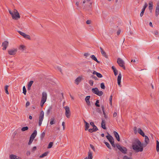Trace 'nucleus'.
<instances>
[{
	"label": "nucleus",
	"mask_w": 159,
	"mask_h": 159,
	"mask_svg": "<svg viewBox=\"0 0 159 159\" xmlns=\"http://www.w3.org/2000/svg\"><path fill=\"white\" fill-rule=\"evenodd\" d=\"M144 143H142L138 139H136L134 140L132 143V147L133 149L136 152H142L143 151V148L145 147L149 142V139L146 135L144 136Z\"/></svg>",
	"instance_id": "f257e3e1"
},
{
	"label": "nucleus",
	"mask_w": 159,
	"mask_h": 159,
	"mask_svg": "<svg viewBox=\"0 0 159 159\" xmlns=\"http://www.w3.org/2000/svg\"><path fill=\"white\" fill-rule=\"evenodd\" d=\"M47 98V93L45 92H43L42 93V96L40 102V106L41 107L43 106L44 104L46 102Z\"/></svg>",
	"instance_id": "f03ea898"
},
{
	"label": "nucleus",
	"mask_w": 159,
	"mask_h": 159,
	"mask_svg": "<svg viewBox=\"0 0 159 159\" xmlns=\"http://www.w3.org/2000/svg\"><path fill=\"white\" fill-rule=\"evenodd\" d=\"M116 146L122 153L124 154L127 153V149L126 148L124 147H121L118 144H116Z\"/></svg>",
	"instance_id": "7ed1b4c3"
},
{
	"label": "nucleus",
	"mask_w": 159,
	"mask_h": 159,
	"mask_svg": "<svg viewBox=\"0 0 159 159\" xmlns=\"http://www.w3.org/2000/svg\"><path fill=\"white\" fill-rule=\"evenodd\" d=\"M9 13L11 15L12 18L15 20H17L20 18V16L19 13L16 14H14L10 10H8Z\"/></svg>",
	"instance_id": "20e7f679"
},
{
	"label": "nucleus",
	"mask_w": 159,
	"mask_h": 159,
	"mask_svg": "<svg viewBox=\"0 0 159 159\" xmlns=\"http://www.w3.org/2000/svg\"><path fill=\"white\" fill-rule=\"evenodd\" d=\"M92 92L99 96H102L103 93L102 91H99L97 88H93L92 89Z\"/></svg>",
	"instance_id": "39448f33"
},
{
	"label": "nucleus",
	"mask_w": 159,
	"mask_h": 159,
	"mask_svg": "<svg viewBox=\"0 0 159 159\" xmlns=\"http://www.w3.org/2000/svg\"><path fill=\"white\" fill-rule=\"evenodd\" d=\"M65 110V115L66 116L69 118L70 117L71 115V112L69 107L66 106L64 107Z\"/></svg>",
	"instance_id": "423d86ee"
},
{
	"label": "nucleus",
	"mask_w": 159,
	"mask_h": 159,
	"mask_svg": "<svg viewBox=\"0 0 159 159\" xmlns=\"http://www.w3.org/2000/svg\"><path fill=\"white\" fill-rule=\"evenodd\" d=\"M117 62L120 66L123 67L124 69L125 70V67L124 66L125 62L121 58H118L117 59Z\"/></svg>",
	"instance_id": "0eeeda50"
},
{
	"label": "nucleus",
	"mask_w": 159,
	"mask_h": 159,
	"mask_svg": "<svg viewBox=\"0 0 159 159\" xmlns=\"http://www.w3.org/2000/svg\"><path fill=\"white\" fill-rule=\"evenodd\" d=\"M44 113L43 111H41L40 112L39 116V125L40 126L41 125L42 121L44 118Z\"/></svg>",
	"instance_id": "6e6552de"
},
{
	"label": "nucleus",
	"mask_w": 159,
	"mask_h": 159,
	"mask_svg": "<svg viewBox=\"0 0 159 159\" xmlns=\"http://www.w3.org/2000/svg\"><path fill=\"white\" fill-rule=\"evenodd\" d=\"M17 51V48L9 50L8 51V54L11 55H15Z\"/></svg>",
	"instance_id": "1a4fd4ad"
},
{
	"label": "nucleus",
	"mask_w": 159,
	"mask_h": 159,
	"mask_svg": "<svg viewBox=\"0 0 159 159\" xmlns=\"http://www.w3.org/2000/svg\"><path fill=\"white\" fill-rule=\"evenodd\" d=\"M107 135L106 136V138L110 143L114 141V139L112 137L111 135L108 132L107 133Z\"/></svg>",
	"instance_id": "9d476101"
},
{
	"label": "nucleus",
	"mask_w": 159,
	"mask_h": 159,
	"mask_svg": "<svg viewBox=\"0 0 159 159\" xmlns=\"http://www.w3.org/2000/svg\"><path fill=\"white\" fill-rule=\"evenodd\" d=\"M8 45V42L7 41H4L2 44V46L3 47L2 49L5 50Z\"/></svg>",
	"instance_id": "9b49d317"
},
{
	"label": "nucleus",
	"mask_w": 159,
	"mask_h": 159,
	"mask_svg": "<svg viewBox=\"0 0 159 159\" xmlns=\"http://www.w3.org/2000/svg\"><path fill=\"white\" fill-rule=\"evenodd\" d=\"M159 14V1L157 3V6L155 11V15L156 16H157Z\"/></svg>",
	"instance_id": "f8f14e48"
},
{
	"label": "nucleus",
	"mask_w": 159,
	"mask_h": 159,
	"mask_svg": "<svg viewBox=\"0 0 159 159\" xmlns=\"http://www.w3.org/2000/svg\"><path fill=\"white\" fill-rule=\"evenodd\" d=\"M121 75L120 73L119 75H118L117 77V82L118 85L120 87L121 86V85L120 84L121 83Z\"/></svg>",
	"instance_id": "ddd939ff"
},
{
	"label": "nucleus",
	"mask_w": 159,
	"mask_h": 159,
	"mask_svg": "<svg viewBox=\"0 0 159 159\" xmlns=\"http://www.w3.org/2000/svg\"><path fill=\"white\" fill-rule=\"evenodd\" d=\"M100 49L102 55L103 56L105 57V58H107V57H108L107 56V55L106 52L103 50L102 48V47H100Z\"/></svg>",
	"instance_id": "4468645a"
},
{
	"label": "nucleus",
	"mask_w": 159,
	"mask_h": 159,
	"mask_svg": "<svg viewBox=\"0 0 159 159\" xmlns=\"http://www.w3.org/2000/svg\"><path fill=\"white\" fill-rule=\"evenodd\" d=\"M153 5L152 1H150L149 2L148 8L151 12H152V10L153 8Z\"/></svg>",
	"instance_id": "2eb2a0df"
},
{
	"label": "nucleus",
	"mask_w": 159,
	"mask_h": 159,
	"mask_svg": "<svg viewBox=\"0 0 159 159\" xmlns=\"http://www.w3.org/2000/svg\"><path fill=\"white\" fill-rule=\"evenodd\" d=\"M82 80V78L80 76L77 77L75 80V83L77 85H78L80 82H81Z\"/></svg>",
	"instance_id": "dca6fc26"
},
{
	"label": "nucleus",
	"mask_w": 159,
	"mask_h": 159,
	"mask_svg": "<svg viewBox=\"0 0 159 159\" xmlns=\"http://www.w3.org/2000/svg\"><path fill=\"white\" fill-rule=\"evenodd\" d=\"M37 134V131L36 130H35L34 131L33 133L32 134L30 138H32V139H34L35 137L36 136Z\"/></svg>",
	"instance_id": "f3484780"
},
{
	"label": "nucleus",
	"mask_w": 159,
	"mask_h": 159,
	"mask_svg": "<svg viewBox=\"0 0 159 159\" xmlns=\"http://www.w3.org/2000/svg\"><path fill=\"white\" fill-rule=\"evenodd\" d=\"M90 98V96H88L86 97V98H85V101L87 105H88L89 106L90 105V102L89 101V99Z\"/></svg>",
	"instance_id": "a211bd4d"
},
{
	"label": "nucleus",
	"mask_w": 159,
	"mask_h": 159,
	"mask_svg": "<svg viewBox=\"0 0 159 159\" xmlns=\"http://www.w3.org/2000/svg\"><path fill=\"white\" fill-rule=\"evenodd\" d=\"M138 133L142 135L143 137H144L145 136L144 133L143 132L142 130L140 128H138Z\"/></svg>",
	"instance_id": "6ab92c4d"
},
{
	"label": "nucleus",
	"mask_w": 159,
	"mask_h": 159,
	"mask_svg": "<svg viewBox=\"0 0 159 159\" xmlns=\"http://www.w3.org/2000/svg\"><path fill=\"white\" fill-rule=\"evenodd\" d=\"M93 75H96L97 76L98 78H101L102 77V75L101 74L95 71H94L93 72Z\"/></svg>",
	"instance_id": "aec40b11"
},
{
	"label": "nucleus",
	"mask_w": 159,
	"mask_h": 159,
	"mask_svg": "<svg viewBox=\"0 0 159 159\" xmlns=\"http://www.w3.org/2000/svg\"><path fill=\"white\" fill-rule=\"evenodd\" d=\"M114 134L115 137V138H116V139L118 141H120V139L119 136V135L118 133L116 131H114Z\"/></svg>",
	"instance_id": "412c9836"
},
{
	"label": "nucleus",
	"mask_w": 159,
	"mask_h": 159,
	"mask_svg": "<svg viewBox=\"0 0 159 159\" xmlns=\"http://www.w3.org/2000/svg\"><path fill=\"white\" fill-rule=\"evenodd\" d=\"M101 126L104 129H106V127L105 121L104 120L102 119V121L101 123Z\"/></svg>",
	"instance_id": "4be33fe9"
},
{
	"label": "nucleus",
	"mask_w": 159,
	"mask_h": 159,
	"mask_svg": "<svg viewBox=\"0 0 159 159\" xmlns=\"http://www.w3.org/2000/svg\"><path fill=\"white\" fill-rule=\"evenodd\" d=\"M34 82L33 81H30L28 84L27 89L28 90H30L31 87L33 84Z\"/></svg>",
	"instance_id": "5701e85b"
},
{
	"label": "nucleus",
	"mask_w": 159,
	"mask_h": 159,
	"mask_svg": "<svg viewBox=\"0 0 159 159\" xmlns=\"http://www.w3.org/2000/svg\"><path fill=\"white\" fill-rule=\"evenodd\" d=\"M84 121L85 124V130H87L89 127V124L88 122H86L84 120Z\"/></svg>",
	"instance_id": "b1692460"
},
{
	"label": "nucleus",
	"mask_w": 159,
	"mask_h": 159,
	"mask_svg": "<svg viewBox=\"0 0 159 159\" xmlns=\"http://www.w3.org/2000/svg\"><path fill=\"white\" fill-rule=\"evenodd\" d=\"M90 125L93 126V129H94L95 131H97L98 130L97 127L94 125L93 122H90Z\"/></svg>",
	"instance_id": "393cba45"
},
{
	"label": "nucleus",
	"mask_w": 159,
	"mask_h": 159,
	"mask_svg": "<svg viewBox=\"0 0 159 159\" xmlns=\"http://www.w3.org/2000/svg\"><path fill=\"white\" fill-rule=\"evenodd\" d=\"M91 58L98 63H99L100 61H98L97 58L95 57V56L94 55H92L91 57Z\"/></svg>",
	"instance_id": "a878e982"
},
{
	"label": "nucleus",
	"mask_w": 159,
	"mask_h": 159,
	"mask_svg": "<svg viewBox=\"0 0 159 159\" xmlns=\"http://www.w3.org/2000/svg\"><path fill=\"white\" fill-rule=\"evenodd\" d=\"M88 159H92L93 156H92V152L89 151L88 152Z\"/></svg>",
	"instance_id": "bb28decb"
},
{
	"label": "nucleus",
	"mask_w": 159,
	"mask_h": 159,
	"mask_svg": "<svg viewBox=\"0 0 159 159\" xmlns=\"http://www.w3.org/2000/svg\"><path fill=\"white\" fill-rule=\"evenodd\" d=\"M17 156L14 154H11L9 156L10 159H17Z\"/></svg>",
	"instance_id": "cd10ccee"
},
{
	"label": "nucleus",
	"mask_w": 159,
	"mask_h": 159,
	"mask_svg": "<svg viewBox=\"0 0 159 159\" xmlns=\"http://www.w3.org/2000/svg\"><path fill=\"white\" fill-rule=\"evenodd\" d=\"M48 153H49L48 152H45L43 154H42L40 155V156H39V157L42 158V157H44L47 156L48 155Z\"/></svg>",
	"instance_id": "c85d7f7f"
},
{
	"label": "nucleus",
	"mask_w": 159,
	"mask_h": 159,
	"mask_svg": "<svg viewBox=\"0 0 159 159\" xmlns=\"http://www.w3.org/2000/svg\"><path fill=\"white\" fill-rule=\"evenodd\" d=\"M19 49L23 51L25 49V47L24 45H20Z\"/></svg>",
	"instance_id": "c756f323"
},
{
	"label": "nucleus",
	"mask_w": 159,
	"mask_h": 159,
	"mask_svg": "<svg viewBox=\"0 0 159 159\" xmlns=\"http://www.w3.org/2000/svg\"><path fill=\"white\" fill-rule=\"evenodd\" d=\"M156 150L157 152L159 151V142L158 140L156 141Z\"/></svg>",
	"instance_id": "7c9ffc66"
},
{
	"label": "nucleus",
	"mask_w": 159,
	"mask_h": 159,
	"mask_svg": "<svg viewBox=\"0 0 159 159\" xmlns=\"http://www.w3.org/2000/svg\"><path fill=\"white\" fill-rule=\"evenodd\" d=\"M55 119L54 118H51L50 121V124L51 125H52L55 123Z\"/></svg>",
	"instance_id": "2f4dec72"
},
{
	"label": "nucleus",
	"mask_w": 159,
	"mask_h": 159,
	"mask_svg": "<svg viewBox=\"0 0 159 159\" xmlns=\"http://www.w3.org/2000/svg\"><path fill=\"white\" fill-rule=\"evenodd\" d=\"M101 107H102V111H103V115H104V117L105 118H107V116H106V113H105V112L104 111V107L103 106H102Z\"/></svg>",
	"instance_id": "473e14b6"
},
{
	"label": "nucleus",
	"mask_w": 159,
	"mask_h": 159,
	"mask_svg": "<svg viewBox=\"0 0 159 159\" xmlns=\"http://www.w3.org/2000/svg\"><path fill=\"white\" fill-rule=\"evenodd\" d=\"M104 143L109 149H111V146L108 143L104 142Z\"/></svg>",
	"instance_id": "72a5a7b5"
},
{
	"label": "nucleus",
	"mask_w": 159,
	"mask_h": 159,
	"mask_svg": "<svg viewBox=\"0 0 159 159\" xmlns=\"http://www.w3.org/2000/svg\"><path fill=\"white\" fill-rule=\"evenodd\" d=\"M52 109V107H50L48 108V109L47 111V112H46V113L48 115L49 114Z\"/></svg>",
	"instance_id": "f704fd0d"
},
{
	"label": "nucleus",
	"mask_w": 159,
	"mask_h": 159,
	"mask_svg": "<svg viewBox=\"0 0 159 159\" xmlns=\"http://www.w3.org/2000/svg\"><path fill=\"white\" fill-rule=\"evenodd\" d=\"M45 132L44 131L41 134L40 136V139L41 140H42L45 136Z\"/></svg>",
	"instance_id": "c9c22d12"
},
{
	"label": "nucleus",
	"mask_w": 159,
	"mask_h": 159,
	"mask_svg": "<svg viewBox=\"0 0 159 159\" xmlns=\"http://www.w3.org/2000/svg\"><path fill=\"white\" fill-rule=\"evenodd\" d=\"M17 31L20 35L23 36L24 37H25L26 34L25 33L22 32L20 31Z\"/></svg>",
	"instance_id": "e433bc0d"
},
{
	"label": "nucleus",
	"mask_w": 159,
	"mask_h": 159,
	"mask_svg": "<svg viewBox=\"0 0 159 159\" xmlns=\"http://www.w3.org/2000/svg\"><path fill=\"white\" fill-rule=\"evenodd\" d=\"M29 129V128L27 126L25 127L22 128L21 130L22 131H24L26 130H27Z\"/></svg>",
	"instance_id": "4c0bfd02"
},
{
	"label": "nucleus",
	"mask_w": 159,
	"mask_h": 159,
	"mask_svg": "<svg viewBox=\"0 0 159 159\" xmlns=\"http://www.w3.org/2000/svg\"><path fill=\"white\" fill-rule=\"evenodd\" d=\"M8 85H6L5 86V93L7 94H9V92H8Z\"/></svg>",
	"instance_id": "58836bf2"
},
{
	"label": "nucleus",
	"mask_w": 159,
	"mask_h": 159,
	"mask_svg": "<svg viewBox=\"0 0 159 159\" xmlns=\"http://www.w3.org/2000/svg\"><path fill=\"white\" fill-rule=\"evenodd\" d=\"M53 143L52 142H50L49 143L48 146V148H50L52 147L53 145Z\"/></svg>",
	"instance_id": "ea45409f"
},
{
	"label": "nucleus",
	"mask_w": 159,
	"mask_h": 159,
	"mask_svg": "<svg viewBox=\"0 0 159 159\" xmlns=\"http://www.w3.org/2000/svg\"><path fill=\"white\" fill-rule=\"evenodd\" d=\"M23 93L25 95H26V89L25 86H23Z\"/></svg>",
	"instance_id": "a19ab883"
},
{
	"label": "nucleus",
	"mask_w": 159,
	"mask_h": 159,
	"mask_svg": "<svg viewBox=\"0 0 159 159\" xmlns=\"http://www.w3.org/2000/svg\"><path fill=\"white\" fill-rule=\"evenodd\" d=\"M99 103V101L98 100H96V103H95V106L97 107H100V105L98 104Z\"/></svg>",
	"instance_id": "79ce46f5"
},
{
	"label": "nucleus",
	"mask_w": 159,
	"mask_h": 159,
	"mask_svg": "<svg viewBox=\"0 0 159 159\" xmlns=\"http://www.w3.org/2000/svg\"><path fill=\"white\" fill-rule=\"evenodd\" d=\"M34 139H32V138H30V140H29V142L28 143V145H30L32 143Z\"/></svg>",
	"instance_id": "37998d69"
},
{
	"label": "nucleus",
	"mask_w": 159,
	"mask_h": 159,
	"mask_svg": "<svg viewBox=\"0 0 159 159\" xmlns=\"http://www.w3.org/2000/svg\"><path fill=\"white\" fill-rule=\"evenodd\" d=\"M112 96L111 95L110 97L109 101H110V103L111 106H112Z\"/></svg>",
	"instance_id": "c03bdc74"
},
{
	"label": "nucleus",
	"mask_w": 159,
	"mask_h": 159,
	"mask_svg": "<svg viewBox=\"0 0 159 159\" xmlns=\"http://www.w3.org/2000/svg\"><path fill=\"white\" fill-rule=\"evenodd\" d=\"M101 87L102 89H105V86L104 83H102L101 84Z\"/></svg>",
	"instance_id": "a18cd8bd"
},
{
	"label": "nucleus",
	"mask_w": 159,
	"mask_h": 159,
	"mask_svg": "<svg viewBox=\"0 0 159 159\" xmlns=\"http://www.w3.org/2000/svg\"><path fill=\"white\" fill-rule=\"evenodd\" d=\"M24 38L28 39L29 40H31V38L30 36L29 35L26 34Z\"/></svg>",
	"instance_id": "49530a36"
},
{
	"label": "nucleus",
	"mask_w": 159,
	"mask_h": 159,
	"mask_svg": "<svg viewBox=\"0 0 159 159\" xmlns=\"http://www.w3.org/2000/svg\"><path fill=\"white\" fill-rule=\"evenodd\" d=\"M153 33L157 37V35H158L159 32L157 30H155L153 32Z\"/></svg>",
	"instance_id": "de8ad7c7"
},
{
	"label": "nucleus",
	"mask_w": 159,
	"mask_h": 159,
	"mask_svg": "<svg viewBox=\"0 0 159 159\" xmlns=\"http://www.w3.org/2000/svg\"><path fill=\"white\" fill-rule=\"evenodd\" d=\"M89 83L91 86L93 85V81L92 80H90L89 81Z\"/></svg>",
	"instance_id": "09e8293b"
},
{
	"label": "nucleus",
	"mask_w": 159,
	"mask_h": 159,
	"mask_svg": "<svg viewBox=\"0 0 159 159\" xmlns=\"http://www.w3.org/2000/svg\"><path fill=\"white\" fill-rule=\"evenodd\" d=\"M123 159H132V158L129 157L127 156H125L123 157Z\"/></svg>",
	"instance_id": "8fccbe9b"
},
{
	"label": "nucleus",
	"mask_w": 159,
	"mask_h": 159,
	"mask_svg": "<svg viewBox=\"0 0 159 159\" xmlns=\"http://www.w3.org/2000/svg\"><path fill=\"white\" fill-rule=\"evenodd\" d=\"M91 77H92V78L94 79L95 80H98V78L95 76L94 75H91Z\"/></svg>",
	"instance_id": "3c124183"
},
{
	"label": "nucleus",
	"mask_w": 159,
	"mask_h": 159,
	"mask_svg": "<svg viewBox=\"0 0 159 159\" xmlns=\"http://www.w3.org/2000/svg\"><path fill=\"white\" fill-rule=\"evenodd\" d=\"M134 131L135 134H136L137 133V127H134Z\"/></svg>",
	"instance_id": "603ef678"
},
{
	"label": "nucleus",
	"mask_w": 159,
	"mask_h": 159,
	"mask_svg": "<svg viewBox=\"0 0 159 159\" xmlns=\"http://www.w3.org/2000/svg\"><path fill=\"white\" fill-rule=\"evenodd\" d=\"M95 131L94 129H89V131L90 133H92L93 131Z\"/></svg>",
	"instance_id": "864d4df0"
},
{
	"label": "nucleus",
	"mask_w": 159,
	"mask_h": 159,
	"mask_svg": "<svg viewBox=\"0 0 159 159\" xmlns=\"http://www.w3.org/2000/svg\"><path fill=\"white\" fill-rule=\"evenodd\" d=\"M90 147L92 148V149L93 150V151H95V148H94V147L93 146L92 144H90Z\"/></svg>",
	"instance_id": "5fc2aeb1"
},
{
	"label": "nucleus",
	"mask_w": 159,
	"mask_h": 159,
	"mask_svg": "<svg viewBox=\"0 0 159 159\" xmlns=\"http://www.w3.org/2000/svg\"><path fill=\"white\" fill-rule=\"evenodd\" d=\"M113 72H114V75L115 76H116V75H117L118 74V71L117 70H114L113 71Z\"/></svg>",
	"instance_id": "6e6d98bb"
},
{
	"label": "nucleus",
	"mask_w": 159,
	"mask_h": 159,
	"mask_svg": "<svg viewBox=\"0 0 159 159\" xmlns=\"http://www.w3.org/2000/svg\"><path fill=\"white\" fill-rule=\"evenodd\" d=\"M30 105V102L28 101L26 102V107H27L29 106Z\"/></svg>",
	"instance_id": "4d7b16f0"
},
{
	"label": "nucleus",
	"mask_w": 159,
	"mask_h": 159,
	"mask_svg": "<svg viewBox=\"0 0 159 159\" xmlns=\"http://www.w3.org/2000/svg\"><path fill=\"white\" fill-rule=\"evenodd\" d=\"M111 144L112 146L113 147H115V145L114 143V141L111 143Z\"/></svg>",
	"instance_id": "13d9d810"
},
{
	"label": "nucleus",
	"mask_w": 159,
	"mask_h": 159,
	"mask_svg": "<svg viewBox=\"0 0 159 159\" xmlns=\"http://www.w3.org/2000/svg\"><path fill=\"white\" fill-rule=\"evenodd\" d=\"M18 13H19L18 11L16 9H14L13 13H14V14H16Z\"/></svg>",
	"instance_id": "bf43d9fd"
},
{
	"label": "nucleus",
	"mask_w": 159,
	"mask_h": 159,
	"mask_svg": "<svg viewBox=\"0 0 159 159\" xmlns=\"http://www.w3.org/2000/svg\"><path fill=\"white\" fill-rule=\"evenodd\" d=\"M147 6H148V4H147V3L146 2H145L144 4V5L143 6V8H145L146 9V8L147 7Z\"/></svg>",
	"instance_id": "052dcab7"
},
{
	"label": "nucleus",
	"mask_w": 159,
	"mask_h": 159,
	"mask_svg": "<svg viewBox=\"0 0 159 159\" xmlns=\"http://www.w3.org/2000/svg\"><path fill=\"white\" fill-rule=\"evenodd\" d=\"M91 23V21L90 20H87L86 21V23L87 24H89Z\"/></svg>",
	"instance_id": "680f3d73"
},
{
	"label": "nucleus",
	"mask_w": 159,
	"mask_h": 159,
	"mask_svg": "<svg viewBox=\"0 0 159 159\" xmlns=\"http://www.w3.org/2000/svg\"><path fill=\"white\" fill-rule=\"evenodd\" d=\"M144 12V11H141V12L140 14V16L142 17L143 15Z\"/></svg>",
	"instance_id": "e2e57ef3"
},
{
	"label": "nucleus",
	"mask_w": 159,
	"mask_h": 159,
	"mask_svg": "<svg viewBox=\"0 0 159 159\" xmlns=\"http://www.w3.org/2000/svg\"><path fill=\"white\" fill-rule=\"evenodd\" d=\"M36 149V147L35 146L32 149V151H35Z\"/></svg>",
	"instance_id": "0e129e2a"
},
{
	"label": "nucleus",
	"mask_w": 159,
	"mask_h": 159,
	"mask_svg": "<svg viewBox=\"0 0 159 159\" xmlns=\"http://www.w3.org/2000/svg\"><path fill=\"white\" fill-rule=\"evenodd\" d=\"M111 68L112 69L113 71L116 70V68H115V66H112Z\"/></svg>",
	"instance_id": "69168bd1"
},
{
	"label": "nucleus",
	"mask_w": 159,
	"mask_h": 159,
	"mask_svg": "<svg viewBox=\"0 0 159 159\" xmlns=\"http://www.w3.org/2000/svg\"><path fill=\"white\" fill-rule=\"evenodd\" d=\"M117 116V113L116 112H115L113 115V117H115Z\"/></svg>",
	"instance_id": "338daca9"
},
{
	"label": "nucleus",
	"mask_w": 159,
	"mask_h": 159,
	"mask_svg": "<svg viewBox=\"0 0 159 159\" xmlns=\"http://www.w3.org/2000/svg\"><path fill=\"white\" fill-rule=\"evenodd\" d=\"M26 154L27 156H29L30 154V151H28L27 152Z\"/></svg>",
	"instance_id": "774afa93"
}]
</instances>
